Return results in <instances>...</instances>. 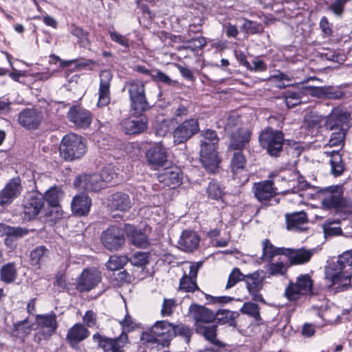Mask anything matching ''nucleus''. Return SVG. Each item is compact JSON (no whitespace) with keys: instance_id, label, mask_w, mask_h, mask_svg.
I'll return each mask as SVG.
<instances>
[{"instance_id":"nucleus-1","label":"nucleus","mask_w":352,"mask_h":352,"mask_svg":"<svg viewBox=\"0 0 352 352\" xmlns=\"http://www.w3.org/2000/svg\"><path fill=\"white\" fill-rule=\"evenodd\" d=\"M86 152V144L81 136L74 133L65 135L60 145V156L72 161L81 157Z\"/></svg>"},{"instance_id":"nucleus-2","label":"nucleus","mask_w":352,"mask_h":352,"mask_svg":"<svg viewBox=\"0 0 352 352\" xmlns=\"http://www.w3.org/2000/svg\"><path fill=\"white\" fill-rule=\"evenodd\" d=\"M261 146L272 157H278L282 151L284 136L282 132L267 128L259 135Z\"/></svg>"},{"instance_id":"nucleus-3","label":"nucleus","mask_w":352,"mask_h":352,"mask_svg":"<svg viewBox=\"0 0 352 352\" xmlns=\"http://www.w3.org/2000/svg\"><path fill=\"white\" fill-rule=\"evenodd\" d=\"M129 92L132 109L140 113L148 109L149 104L145 95L144 84L141 80L127 82L124 87Z\"/></svg>"},{"instance_id":"nucleus-4","label":"nucleus","mask_w":352,"mask_h":352,"mask_svg":"<svg viewBox=\"0 0 352 352\" xmlns=\"http://www.w3.org/2000/svg\"><path fill=\"white\" fill-rule=\"evenodd\" d=\"M313 280L308 274H302L297 278L296 282H289L285 290V296L290 301H296L301 296L312 292Z\"/></svg>"},{"instance_id":"nucleus-5","label":"nucleus","mask_w":352,"mask_h":352,"mask_svg":"<svg viewBox=\"0 0 352 352\" xmlns=\"http://www.w3.org/2000/svg\"><path fill=\"white\" fill-rule=\"evenodd\" d=\"M103 245L109 250H118L124 244V231L118 226H111L101 235Z\"/></svg>"},{"instance_id":"nucleus-6","label":"nucleus","mask_w":352,"mask_h":352,"mask_svg":"<svg viewBox=\"0 0 352 352\" xmlns=\"http://www.w3.org/2000/svg\"><path fill=\"white\" fill-rule=\"evenodd\" d=\"M318 193L322 207L324 208H338L344 205L343 192L339 186L322 188Z\"/></svg>"},{"instance_id":"nucleus-7","label":"nucleus","mask_w":352,"mask_h":352,"mask_svg":"<svg viewBox=\"0 0 352 352\" xmlns=\"http://www.w3.org/2000/svg\"><path fill=\"white\" fill-rule=\"evenodd\" d=\"M199 131L197 119L190 118L179 124L173 131L174 143H184Z\"/></svg>"},{"instance_id":"nucleus-8","label":"nucleus","mask_w":352,"mask_h":352,"mask_svg":"<svg viewBox=\"0 0 352 352\" xmlns=\"http://www.w3.org/2000/svg\"><path fill=\"white\" fill-rule=\"evenodd\" d=\"M200 161L202 165L210 172H214L220 163L216 146L206 141H201Z\"/></svg>"},{"instance_id":"nucleus-9","label":"nucleus","mask_w":352,"mask_h":352,"mask_svg":"<svg viewBox=\"0 0 352 352\" xmlns=\"http://www.w3.org/2000/svg\"><path fill=\"white\" fill-rule=\"evenodd\" d=\"M74 185L78 190L83 191L97 192L104 188L98 173L82 174L75 179Z\"/></svg>"},{"instance_id":"nucleus-10","label":"nucleus","mask_w":352,"mask_h":352,"mask_svg":"<svg viewBox=\"0 0 352 352\" xmlns=\"http://www.w3.org/2000/svg\"><path fill=\"white\" fill-rule=\"evenodd\" d=\"M263 272L256 271L252 274L245 275V283L248 293L252 296L254 301L265 302L263 296L260 291L263 286L264 276Z\"/></svg>"},{"instance_id":"nucleus-11","label":"nucleus","mask_w":352,"mask_h":352,"mask_svg":"<svg viewBox=\"0 0 352 352\" xmlns=\"http://www.w3.org/2000/svg\"><path fill=\"white\" fill-rule=\"evenodd\" d=\"M23 190L19 177L11 179L0 190V206L10 205L21 193Z\"/></svg>"},{"instance_id":"nucleus-12","label":"nucleus","mask_w":352,"mask_h":352,"mask_svg":"<svg viewBox=\"0 0 352 352\" xmlns=\"http://www.w3.org/2000/svg\"><path fill=\"white\" fill-rule=\"evenodd\" d=\"M38 332L36 337L39 340L48 339L57 328L55 314L38 315L36 316Z\"/></svg>"},{"instance_id":"nucleus-13","label":"nucleus","mask_w":352,"mask_h":352,"mask_svg":"<svg viewBox=\"0 0 352 352\" xmlns=\"http://www.w3.org/2000/svg\"><path fill=\"white\" fill-rule=\"evenodd\" d=\"M100 272L95 268L85 270L76 280V289L80 292H89L101 281Z\"/></svg>"},{"instance_id":"nucleus-14","label":"nucleus","mask_w":352,"mask_h":352,"mask_svg":"<svg viewBox=\"0 0 352 352\" xmlns=\"http://www.w3.org/2000/svg\"><path fill=\"white\" fill-rule=\"evenodd\" d=\"M351 116L346 111L339 109H334L325 118V125L331 131L346 129L350 126Z\"/></svg>"},{"instance_id":"nucleus-15","label":"nucleus","mask_w":352,"mask_h":352,"mask_svg":"<svg viewBox=\"0 0 352 352\" xmlns=\"http://www.w3.org/2000/svg\"><path fill=\"white\" fill-rule=\"evenodd\" d=\"M43 120L42 111L36 109H25L18 116L19 123L28 130L36 129Z\"/></svg>"},{"instance_id":"nucleus-16","label":"nucleus","mask_w":352,"mask_h":352,"mask_svg":"<svg viewBox=\"0 0 352 352\" xmlns=\"http://www.w3.org/2000/svg\"><path fill=\"white\" fill-rule=\"evenodd\" d=\"M342 270L333 273L327 272L326 274V278L330 283L329 287L336 293L345 291L351 287V275Z\"/></svg>"},{"instance_id":"nucleus-17","label":"nucleus","mask_w":352,"mask_h":352,"mask_svg":"<svg viewBox=\"0 0 352 352\" xmlns=\"http://www.w3.org/2000/svg\"><path fill=\"white\" fill-rule=\"evenodd\" d=\"M112 74L109 70L106 69L100 72L98 100L97 103L99 107L107 106L110 102V86Z\"/></svg>"},{"instance_id":"nucleus-18","label":"nucleus","mask_w":352,"mask_h":352,"mask_svg":"<svg viewBox=\"0 0 352 352\" xmlns=\"http://www.w3.org/2000/svg\"><path fill=\"white\" fill-rule=\"evenodd\" d=\"M202 262L191 263L189 267V273H184L179 282V289L186 292H193L199 287L197 285V276Z\"/></svg>"},{"instance_id":"nucleus-19","label":"nucleus","mask_w":352,"mask_h":352,"mask_svg":"<svg viewBox=\"0 0 352 352\" xmlns=\"http://www.w3.org/2000/svg\"><path fill=\"white\" fill-rule=\"evenodd\" d=\"M43 205L44 197L43 195L37 192L29 194L23 204L25 216L30 219L34 218L40 212Z\"/></svg>"},{"instance_id":"nucleus-20","label":"nucleus","mask_w":352,"mask_h":352,"mask_svg":"<svg viewBox=\"0 0 352 352\" xmlns=\"http://www.w3.org/2000/svg\"><path fill=\"white\" fill-rule=\"evenodd\" d=\"M125 232L131 243L138 248H146L150 243L146 230L138 229L133 225L125 226Z\"/></svg>"},{"instance_id":"nucleus-21","label":"nucleus","mask_w":352,"mask_h":352,"mask_svg":"<svg viewBox=\"0 0 352 352\" xmlns=\"http://www.w3.org/2000/svg\"><path fill=\"white\" fill-rule=\"evenodd\" d=\"M200 237L198 234L190 230H184L178 241V248L184 252H192L199 245Z\"/></svg>"},{"instance_id":"nucleus-22","label":"nucleus","mask_w":352,"mask_h":352,"mask_svg":"<svg viewBox=\"0 0 352 352\" xmlns=\"http://www.w3.org/2000/svg\"><path fill=\"white\" fill-rule=\"evenodd\" d=\"M151 333L159 341L168 342L175 337L174 325L166 320L157 321L151 327Z\"/></svg>"},{"instance_id":"nucleus-23","label":"nucleus","mask_w":352,"mask_h":352,"mask_svg":"<svg viewBox=\"0 0 352 352\" xmlns=\"http://www.w3.org/2000/svg\"><path fill=\"white\" fill-rule=\"evenodd\" d=\"M67 117L70 122L80 128L88 127L92 120L91 113L78 107H71L67 113Z\"/></svg>"},{"instance_id":"nucleus-24","label":"nucleus","mask_w":352,"mask_h":352,"mask_svg":"<svg viewBox=\"0 0 352 352\" xmlns=\"http://www.w3.org/2000/svg\"><path fill=\"white\" fill-rule=\"evenodd\" d=\"M189 311L197 326L202 323L212 322L216 318L214 311L204 306L197 304L191 305L189 307Z\"/></svg>"},{"instance_id":"nucleus-25","label":"nucleus","mask_w":352,"mask_h":352,"mask_svg":"<svg viewBox=\"0 0 352 352\" xmlns=\"http://www.w3.org/2000/svg\"><path fill=\"white\" fill-rule=\"evenodd\" d=\"M314 253V250L286 248L285 256L288 258L290 265H302L310 261Z\"/></svg>"},{"instance_id":"nucleus-26","label":"nucleus","mask_w":352,"mask_h":352,"mask_svg":"<svg viewBox=\"0 0 352 352\" xmlns=\"http://www.w3.org/2000/svg\"><path fill=\"white\" fill-rule=\"evenodd\" d=\"M89 336V330L83 324L76 323L68 329L66 340L72 348H75Z\"/></svg>"},{"instance_id":"nucleus-27","label":"nucleus","mask_w":352,"mask_h":352,"mask_svg":"<svg viewBox=\"0 0 352 352\" xmlns=\"http://www.w3.org/2000/svg\"><path fill=\"white\" fill-rule=\"evenodd\" d=\"M253 190L255 197L261 202L270 200L277 193L272 182L269 180L255 183Z\"/></svg>"},{"instance_id":"nucleus-28","label":"nucleus","mask_w":352,"mask_h":352,"mask_svg":"<svg viewBox=\"0 0 352 352\" xmlns=\"http://www.w3.org/2000/svg\"><path fill=\"white\" fill-rule=\"evenodd\" d=\"M148 163L154 166H161L167 160L166 148L161 144H157L150 148L146 154Z\"/></svg>"},{"instance_id":"nucleus-29","label":"nucleus","mask_w":352,"mask_h":352,"mask_svg":"<svg viewBox=\"0 0 352 352\" xmlns=\"http://www.w3.org/2000/svg\"><path fill=\"white\" fill-rule=\"evenodd\" d=\"M108 201L109 206L114 210L126 212L132 206L129 195L123 192L113 193L109 197Z\"/></svg>"},{"instance_id":"nucleus-30","label":"nucleus","mask_w":352,"mask_h":352,"mask_svg":"<svg viewBox=\"0 0 352 352\" xmlns=\"http://www.w3.org/2000/svg\"><path fill=\"white\" fill-rule=\"evenodd\" d=\"M123 131L126 134H137L146 129V121L144 118H126L122 122Z\"/></svg>"},{"instance_id":"nucleus-31","label":"nucleus","mask_w":352,"mask_h":352,"mask_svg":"<svg viewBox=\"0 0 352 352\" xmlns=\"http://www.w3.org/2000/svg\"><path fill=\"white\" fill-rule=\"evenodd\" d=\"M158 180L174 188L182 184V173L176 167L166 169L164 173L159 175Z\"/></svg>"},{"instance_id":"nucleus-32","label":"nucleus","mask_w":352,"mask_h":352,"mask_svg":"<svg viewBox=\"0 0 352 352\" xmlns=\"http://www.w3.org/2000/svg\"><path fill=\"white\" fill-rule=\"evenodd\" d=\"M285 219L288 230L302 232L305 230L304 225L307 223V214L304 212L286 214Z\"/></svg>"},{"instance_id":"nucleus-33","label":"nucleus","mask_w":352,"mask_h":352,"mask_svg":"<svg viewBox=\"0 0 352 352\" xmlns=\"http://www.w3.org/2000/svg\"><path fill=\"white\" fill-rule=\"evenodd\" d=\"M91 206V199L85 195H76L72 202V209L78 216H84L89 213Z\"/></svg>"},{"instance_id":"nucleus-34","label":"nucleus","mask_w":352,"mask_h":352,"mask_svg":"<svg viewBox=\"0 0 352 352\" xmlns=\"http://www.w3.org/2000/svg\"><path fill=\"white\" fill-rule=\"evenodd\" d=\"M251 133L248 129H239L232 134L230 148L233 150L241 151L250 142Z\"/></svg>"},{"instance_id":"nucleus-35","label":"nucleus","mask_w":352,"mask_h":352,"mask_svg":"<svg viewBox=\"0 0 352 352\" xmlns=\"http://www.w3.org/2000/svg\"><path fill=\"white\" fill-rule=\"evenodd\" d=\"M290 265L281 260L270 261L265 266L266 273L270 276H285L287 275Z\"/></svg>"},{"instance_id":"nucleus-36","label":"nucleus","mask_w":352,"mask_h":352,"mask_svg":"<svg viewBox=\"0 0 352 352\" xmlns=\"http://www.w3.org/2000/svg\"><path fill=\"white\" fill-rule=\"evenodd\" d=\"M324 154H325L327 157H330L329 162L332 173L336 176L340 175L344 171V165L339 151L335 150L330 151H327L324 152Z\"/></svg>"},{"instance_id":"nucleus-37","label":"nucleus","mask_w":352,"mask_h":352,"mask_svg":"<svg viewBox=\"0 0 352 352\" xmlns=\"http://www.w3.org/2000/svg\"><path fill=\"white\" fill-rule=\"evenodd\" d=\"M286 248H276L273 245L268 239L263 242L262 258L265 261H271L276 255H285Z\"/></svg>"},{"instance_id":"nucleus-38","label":"nucleus","mask_w":352,"mask_h":352,"mask_svg":"<svg viewBox=\"0 0 352 352\" xmlns=\"http://www.w3.org/2000/svg\"><path fill=\"white\" fill-rule=\"evenodd\" d=\"M0 233L1 235L10 236L14 240L22 238L28 234V230L21 227H12L0 223Z\"/></svg>"},{"instance_id":"nucleus-39","label":"nucleus","mask_w":352,"mask_h":352,"mask_svg":"<svg viewBox=\"0 0 352 352\" xmlns=\"http://www.w3.org/2000/svg\"><path fill=\"white\" fill-rule=\"evenodd\" d=\"M294 176L297 178L292 179L290 180H288L289 186L292 187L291 189H288L286 190V192H292L294 193L296 198H298V201L301 202L302 201V195L299 193L300 191L304 190L308 188L309 184L303 179L302 177H298L296 174Z\"/></svg>"},{"instance_id":"nucleus-40","label":"nucleus","mask_w":352,"mask_h":352,"mask_svg":"<svg viewBox=\"0 0 352 352\" xmlns=\"http://www.w3.org/2000/svg\"><path fill=\"white\" fill-rule=\"evenodd\" d=\"M246 159L241 151L235 152L233 154L230 162V168L232 173L236 175L245 170Z\"/></svg>"},{"instance_id":"nucleus-41","label":"nucleus","mask_w":352,"mask_h":352,"mask_svg":"<svg viewBox=\"0 0 352 352\" xmlns=\"http://www.w3.org/2000/svg\"><path fill=\"white\" fill-rule=\"evenodd\" d=\"M215 315V319H217L220 324L228 323L230 326H235V319L239 316L237 312L228 309H219Z\"/></svg>"},{"instance_id":"nucleus-42","label":"nucleus","mask_w":352,"mask_h":352,"mask_svg":"<svg viewBox=\"0 0 352 352\" xmlns=\"http://www.w3.org/2000/svg\"><path fill=\"white\" fill-rule=\"evenodd\" d=\"M16 274L15 265L12 263L3 265L1 269V280L6 283H10L15 280Z\"/></svg>"},{"instance_id":"nucleus-43","label":"nucleus","mask_w":352,"mask_h":352,"mask_svg":"<svg viewBox=\"0 0 352 352\" xmlns=\"http://www.w3.org/2000/svg\"><path fill=\"white\" fill-rule=\"evenodd\" d=\"M240 311L243 314H245L249 316L250 317L253 318L256 321H259L260 320H261L260 315V308L258 305L254 302H245L240 309Z\"/></svg>"},{"instance_id":"nucleus-44","label":"nucleus","mask_w":352,"mask_h":352,"mask_svg":"<svg viewBox=\"0 0 352 352\" xmlns=\"http://www.w3.org/2000/svg\"><path fill=\"white\" fill-rule=\"evenodd\" d=\"M70 33L78 38V41L81 47H87L90 45L88 32L81 28L72 25L70 28Z\"/></svg>"},{"instance_id":"nucleus-45","label":"nucleus","mask_w":352,"mask_h":352,"mask_svg":"<svg viewBox=\"0 0 352 352\" xmlns=\"http://www.w3.org/2000/svg\"><path fill=\"white\" fill-rule=\"evenodd\" d=\"M129 262L126 256H111L106 263L107 269L116 271L122 268Z\"/></svg>"},{"instance_id":"nucleus-46","label":"nucleus","mask_w":352,"mask_h":352,"mask_svg":"<svg viewBox=\"0 0 352 352\" xmlns=\"http://www.w3.org/2000/svg\"><path fill=\"white\" fill-rule=\"evenodd\" d=\"M93 340L98 343V346L102 348L104 352H113V339L102 336L99 333L93 336Z\"/></svg>"},{"instance_id":"nucleus-47","label":"nucleus","mask_w":352,"mask_h":352,"mask_svg":"<svg viewBox=\"0 0 352 352\" xmlns=\"http://www.w3.org/2000/svg\"><path fill=\"white\" fill-rule=\"evenodd\" d=\"M47 252V249L45 246L41 245L36 247L30 253L31 264L39 267V265L44 260Z\"/></svg>"},{"instance_id":"nucleus-48","label":"nucleus","mask_w":352,"mask_h":352,"mask_svg":"<svg viewBox=\"0 0 352 352\" xmlns=\"http://www.w3.org/2000/svg\"><path fill=\"white\" fill-rule=\"evenodd\" d=\"M324 120V117L316 112H309L304 117L305 123L310 128H320Z\"/></svg>"},{"instance_id":"nucleus-49","label":"nucleus","mask_w":352,"mask_h":352,"mask_svg":"<svg viewBox=\"0 0 352 352\" xmlns=\"http://www.w3.org/2000/svg\"><path fill=\"white\" fill-rule=\"evenodd\" d=\"M61 196L62 192L58 188L56 187L51 188L47 192H46L44 200L45 199L51 206L56 207L58 206Z\"/></svg>"},{"instance_id":"nucleus-50","label":"nucleus","mask_w":352,"mask_h":352,"mask_svg":"<svg viewBox=\"0 0 352 352\" xmlns=\"http://www.w3.org/2000/svg\"><path fill=\"white\" fill-rule=\"evenodd\" d=\"M129 261L134 266L144 267L149 262V254L137 252L129 258Z\"/></svg>"},{"instance_id":"nucleus-51","label":"nucleus","mask_w":352,"mask_h":352,"mask_svg":"<svg viewBox=\"0 0 352 352\" xmlns=\"http://www.w3.org/2000/svg\"><path fill=\"white\" fill-rule=\"evenodd\" d=\"M98 174L100 176L101 181L103 182L104 188H106L108 184L111 182L116 176L113 167L110 164L104 166L100 173Z\"/></svg>"},{"instance_id":"nucleus-52","label":"nucleus","mask_w":352,"mask_h":352,"mask_svg":"<svg viewBox=\"0 0 352 352\" xmlns=\"http://www.w3.org/2000/svg\"><path fill=\"white\" fill-rule=\"evenodd\" d=\"M245 275L243 274L240 270L234 267L228 276V280L226 286V289H230L236 285L240 281H245Z\"/></svg>"},{"instance_id":"nucleus-53","label":"nucleus","mask_w":352,"mask_h":352,"mask_svg":"<svg viewBox=\"0 0 352 352\" xmlns=\"http://www.w3.org/2000/svg\"><path fill=\"white\" fill-rule=\"evenodd\" d=\"M207 193L210 198L215 200L220 199L223 195V190L220 185L214 180L211 181L208 184Z\"/></svg>"},{"instance_id":"nucleus-54","label":"nucleus","mask_w":352,"mask_h":352,"mask_svg":"<svg viewBox=\"0 0 352 352\" xmlns=\"http://www.w3.org/2000/svg\"><path fill=\"white\" fill-rule=\"evenodd\" d=\"M351 0H333L328 6L327 10L331 11L336 16L340 17L344 13L345 5Z\"/></svg>"},{"instance_id":"nucleus-55","label":"nucleus","mask_w":352,"mask_h":352,"mask_svg":"<svg viewBox=\"0 0 352 352\" xmlns=\"http://www.w3.org/2000/svg\"><path fill=\"white\" fill-rule=\"evenodd\" d=\"M345 129H341L339 131H335V132L332 133L331 135L330 140L329 141V146L330 147L342 146L345 138Z\"/></svg>"},{"instance_id":"nucleus-56","label":"nucleus","mask_w":352,"mask_h":352,"mask_svg":"<svg viewBox=\"0 0 352 352\" xmlns=\"http://www.w3.org/2000/svg\"><path fill=\"white\" fill-rule=\"evenodd\" d=\"M151 78L153 81L163 82L168 85H170L173 82L168 76L158 69L153 70Z\"/></svg>"},{"instance_id":"nucleus-57","label":"nucleus","mask_w":352,"mask_h":352,"mask_svg":"<svg viewBox=\"0 0 352 352\" xmlns=\"http://www.w3.org/2000/svg\"><path fill=\"white\" fill-rule=\"evenodd\" d=\"M337 263L340 270H343L346 266H352V250L342 253L338 257Z\"/></svg>"},{"instance_id":"nucleus-58","label":"nucleus","mask_w":352,"mask_h":352,"mask_svg":"<svg viewBox=\"0 0 352 352\" xmlns=\"http://www.w3.org/2000/svg\"><path fill=\"white\" fill-rule=\"evenodd\" d=\"M175 306L176 303L173 299L164 298L161 309V315L163 317L170 316Z\"/></svg>"},{"instance_id":"nucleus-59","label":"nucleus","mask_w":352,"mask_h":352,"mask_svg":"<svg viewBox=\"0 0 352 352\" xmlns=\"http://www.w3.org/2000/svg\"><path fill=\"white\" fill-rule=\"evenodd\" d=\"M128 336L126 333H122L119 337L113 339V352H124L123 348L127 344Z\"/></svg>"},{"instance_id":"nucleus-60","label":"nucleus","mask_w":352,"mask_h":352,"mask_svg":"<svg viewBox=\"0 0 352 352\" xmlns=\"http://www.w3.org/2000/svg\"><path fill=\"white\" fill-rule=\"evenodd\" d=\"M109 35L111 39L113 41L118 43L124 48L129 47V40L126 36L120 34V33L116 31H109Z\"/></svg>"},{"instance_id":"nucleus-61","label":"nucleus","mask_w":352,"mask_h":352,"mask_svg":"<svg viewBox=\"0 0 352 352\" xmlns=\"http://www.w3.org/2000/svg\"><path fill=\"white\" fill-rule=\"evenodd\" d=\"M285 104L288 108H292L300 102L299 94L296 92L287 91L285 96Z\"/></svg>"},{"instance_id":"nucleus-62","label":"nucleus","mask_w":352,"mask_h":352,"mask_svg":"<svg viewBox=\"0 0 352 352\" xmlns=\"http://www.w3.org/2000/svg\"><path fill=\"white\" fill-rule=\"evenodd\" d=\"M175 336L176 335L182 336L185 338L186 341L188 342L191 336V331L189 327L184 324H179L174 326Z\"/></svg>"},{"instance_id":"nucleus-63","label":"nucleus","mask_w":352,"mask_h":352,"mask_svg":"<svg viewBox=\"0 0 352 352\" xmlns=\"http://www.w3.org/2000/svg\"><path fill=\"white\" fill-rule=\"evenodd\" d=\"M326 235H339L342 234V229L337 226V223L330 222L324 227Z\"/></svg>"},{"instance_id":"nucleus-64","label":"nucleus","mask_w":352,"mask_h":352,"mask_svg":"<svg viewBox=\"0 0 352 352\" xmlns=\"http://www.w3.org/2000/svg\"><path fill=\"white\" fill-rule=\"evenodd\" d=\"M203 141H206L210 144H213V145L216 146V144L219 142V138L214 130L208 129L204 133Z\"/></svg>"}]
</instances>
